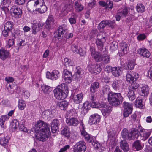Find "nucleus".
<instances>
[{"label":"nucleus","mask_w":152,"mask_h":152,"mask_svg":"<svg viewBox=\"0 0 152 152\" xmlns=\"http://www.w3.org/2000/svg\"><path fill=\"white\" fill-rule=\"evenodd\" d=\"M61 133L62 135L67 138H69L70 137L69 129L67 126H65L64 127L61 131Z\"/></svg>","instance_id":"nucleus-32"},{"label":"nucleus","mask_w":152,"mask_h":152,"mask_svg":"<svg viewBox=\"0 0 152 152\" xmlns=\"http://www.w3.org/2000/svg\"><path fill=\"white\" fill-rule=\"evenodd\" d=\"M46 77L47 78L53 80H56L59 77V72L58 70H53L52 72H47Z\"/></svg>","instance_id":"nucleus-9"},{"label":"nucleus","mask_w":152,"mask_h":152,"mask_svg":"<svg viewBox=\"0 0 152 152\" xmlns=\"http://www.w3.org/2000/svg\"><path fill=\"white\" fill-rule=\"evenodd\" d=\"M77 69V70L73 75V78L75 81H78L80 80L83 74L81 73L82 72V69L80 67L78 66Z\"/></svg>","instance_id":"nucleus-12"},{"label":"nucleus","mask_w":152,"mask_h":152,"mask_svg":"<svg viewBox=\"0 0 152 152\" xmlns=\"http://www.w3.org/2000/svg\"><path fill=\"white\" fill-rule=\"evenodd\" d=\"M118 48L117 43L116 42H112L110 46V49L113 51H115Z\"/></svg>","instance_id":"nucleus-54"},{"label":"nucleus","mask_w":152,"mask_h":152,"mask_svg":"<svg viewBox=\"0 0 152 152\" xmlns=\"http://www.w3.org/2000/svg\"><path fill=\"white\" fill-rule=\"evenodd\" d=\"M86 149L85 142L84 141H79L76 143L73 148L74 152H85Z\"/></svg>","instance_id":"nucleus-5"},{"label":"nucleus","mask_w":152,"mask_h":152,"mask_svg":"<svg viewBox=\"0 0 152 152\" xmlns=\"http://www.w3.org/2000/svg\"><path fill=\"white\" fill-rule=\"evenodd\" d=\"M102 55L99 53H96V61H100L102 60Z\"/></svg>","instance_id":"nucleus-56"},{"label":"nucleus","mask_w":152,"mask_h":152,"mask_svg":"<svg viewBox=\"0 0 152 152\" xmlns=\"http://www.w3.org/2000/svg\"><path fill=\"white\" fill-rule=\"evenodd\" d=\"M75 9L78 10H83L84 8L83 6L77 1H75Z\"/></svg>","instance_id":"nucleus-55"},{"label":"nucleus","mask_w":152,"mask_h":152,"mask_svg":"<svg viewBox=\"0 0 152 152\" xmlns=\"http://www.w3.org/2000/svg\"><path fill=\"white\" fill-rule=\"evenodd\" d=\"M106 20L102 21L98 25V28L99 30H101L103 29L104 27L107 26V23H106Z\"/></svg>","instance_id":"nucleus-52"},{"label":"nucleus","mask_w":152,"mask_h":152,"mask_svg":"<svg viewBox=\"0 0 152 152\" xmlns=\"http://www.w3.org/2000/svg\"><path fill=\"white\" fill-rule=\"evenodd\" d=\"M69 103L66 101L59 102L57 104V106L61 110H63L66 109Z\"/></svg>","instance_id":"nucleus-24"},{"label":"nucleus","mask_w":152,"mask_h":152,"mask_svg":"<svg viewBox=\"0 0 152 152\" xmlns=\"http://www.w3.org/2000/svg\"><path fill=\"white\" fill-rule=\"evenodd\" d=\"M22 95L23 99H26L28 98L30 96V93L28 91H26L23 92Z\"/></svg>","instance_id":"nucleus-53"},{"label":"nucleus","mask_w":152,"mask_h":152,"mask_svg":"<svg viewBox=\"0 0 152 152\" xmlns=\"http://www.w3.org/2000/svg\"><path fill=\"white\" fill-rule=\"evenodd\" d=\"M128 13L127 10H124L122 12L118 13L115 15V17L116 20L119 21L121 19V17L122 16H126Z\"/></svg>","instance_id":"nucleus-30"},{"label":"nucleus","mask_w":152,"mask_h":152,"mask_svg":"<svg viewBox=\"0 0 152 152\" xmlns=\"http://www.w3.org/2000/svg\"><path fill=\"white\" fill-rule=\"evenodd\" d=\"M132 111V109H128V110H124L123 111V116L124 117H127L129 116V115L131 114Z\"/></svg>","instance_id":"nucleus-50"},{"label":"nucleus","mask_w":152,"mask_h":152,"mask_svg":"<svg viewBox=\"0 0 152 152\" xmlns=\"http://www.w3.org/2000/svg\"><path fill=\"white\" fill-rule=\"evenodd\" d=\"M9 56V53L8 51L4 49H0V58L4 60L8 58Z\"/></svg>","instance_id":"nucleus-26"},{"label":"nucleus","mask_w":152,"mask_h":152,"mask_svg":"<svg viewBox=\"0 0 152 152\" xmlns=\"http://www.w3.org/2000/svg\"><path fill=\"white\" fill-rule=\"evenodd\" d=\"M75 112L72 110L68 111L67 112L66 115V118H70L73 116H75Z\"/></svg>","instance_id":"nucleus-47"},{"label":"nucleus","mask_w":152,"mask_h":152,"mask_svg":"<svg viewBox=\"0 0 152 152\" xmlns=\"http://www.w3.org/2000/svg\"><path fill=\"white\" fill-rule=\"evenodd\" d=\"M46 10H29V12L33 14H36L38 12L39 13H45Z\"/></svg>","instance_id":"nucleus-58"},{"label":"nucleus","mask_w":152,"mask_h":152,"mask_svg":"<svg viewBox=\"0 0 152 152\" xmlns=\"http://www.w3.org/2000/svg\"><path fill=\"white\" fill-rule=\"evenodd\" d=\"M66 28V27L65 26H60L59 27L56 33V35H57L58 39H59L60 37H63L64 33L67 31Z\"/></svg>","instance_id":"nucleus-15"},{"label":"nucleus","mask_w":152,"mask_h":152,"mask_svg":"<svg viewBox=\"0 0 152 152\" xmlns=\"http://www.w3.org/2000/svg\"><path fill=\"white\" fill-rule=\"evenodd\" d=\"M64 64L66 67L73 66L74 63L73 61L67 58H65L64 60Z\"/></svg>","instance_id":"nucleus-37"},{"label":"nucleus","mask_w":152,"mask_h":152,"mask_svg":"<svg viewBox=\"0 0 152 152\" xmlns=\"http://www.w3.org/2000/svg\"><path fill=\"white\" fill-rule=\"evenodd\" d=\"M22 14V10H13L12 12H11L12 15L16 18L20 17Z\"/></svg>","instance_id":"nucleus-33"},{"label":"nucleus","mask_w":152,"mask_h":152,"mask_svg":"<svg viewBox=\"0 0 152 152\" xmlns=\"http://www.w3.org/2000/svg\"><path fill=\"white\" fill-rule=\"evenodd\" d=\"M65 84L62 83L53 90L54 96L58 100H62L66 97V94L63 91Z\"/></svg>","instance_id":"nucleus-4"},{"label":"nucleus","mask_w":152,"mask_h":152,"mask_svg":"<svg viewBox=\"0 0 152 152\" xmlns=\"http://www.w3.org/2000/svg\"><path fill=\"white\" fill-rule=\"evenodd\" d=\"M141 95L142 96L147 95L149 93V88L147 86H143L141 88Z\"/></svg>","instance_id":"nucleus-36"},{"label":"nucleus","mask_w":152,"mask_h":152,"mask_svg":"<svg viewBox=\"0 0 152 152\" xmlns=\"http://www.w3.org/2000/svg\"><path fill=\"white\" fill-rule=\"evenodd\" d=\"M137 10H145V6L142 3L137 4L136 6Z\"/></svg>","instance_id":"nucleus-61"},{"label":"nucleus","mask_w":152,"mask_h":152,"mask_svg":"<svg viewBox=\"0 0 152 152\" xmlns=\"http://www.w3.org/2000/svg\"><path fill=\"white\" fill-rule=\"evenodd\" d=\"M142 132L141 135L143 137V139L145 140L148 138L151 132V130L144 129L142 131Z\"/></svg>","instance_id":"nucleus-29"},{"label":"nucleus","mask_w":152,"mask_h":152,"mask_svg":"<svg viewBox=\"0 0 152 152\" xmlns=\"http://www.w3.org/2000/svg\"><path fill=\"white\" fill-rule=\"evenodd\" d=\"M34 3V6L37 5L38 4L39 5L41 6L42 8H38V10H40L41 9H47V7L45 5H43L44 3L43 0H29V1L28 2V4H29V3Z\"/></svg>","instance_id":"nucleus-16"},{"label":"nucleus","mask_w":152,"mask_h":152,"mask_svg":"<svg viewBox=\"0 0 152 152\" xmlns=\"http://www.w3.org/2000/svg\"><path fill=\"white\" fill-rule=\"evenodd\" d=\"M14 39L13 38L9 39L6 45L7 48H11L14 44Z\"/></svg>","instance_id":"nucleus-44"},{"label":"nucleus","mask_w":152,"mask_h":152,"mask_svg":"<svg viewBox=\"0 0 152 152\" xmlns=\"http://www.w3.org/2000/svg\"><path fill=\"white\" fill-rule=\"evenodd\" d=\"M7 0H2L1 4L0 6V8L2 10H9V8L7 7L8 4H7Z\"/></svg>","instance_id":"nucleus-45"},{"label":"nucleus","mask_w":152,"mask_h":152,"mask_svg":"<svg viewBox=\"0 0 152 152\" xmlns=\"http://www.w3.org/2000/svg\"><path fill=\"white\" fill-rule=\"evenodd\" d=\"M13 26V22L9 21L7 22L5 24L4 28L8 29V31H10L12 29Z\"/></svg>","instance_id":"nucleus-42"},{"label":"nucleus","mask_w":152,"mask_h":152,"mask_svg":"<svg viewBox=\"0 0 152 152\" xmlns=\"http://www.w3.org/2000/svg\"><path fill=\"white\" fill-rule=\"evenodd\" d=\"M10 139L9 137H2L0 139V144L2 146H5L7 143Z\"/></svg>","instance_id":"nucleus-35"},{"label":"nucleus","mask_w":152,"mask_h":152,"mask_svg":"<svg viewBox=\"0 0 152 152\" xmlns=\"http://www.w3.org/2000/svg\"><path fill=\"white\" fill-rule=\"evenodd\" d=\"M83 94L82 93L74 95L73 97L74 102L76 104L81 103L83 100Z\"/></svg>","instance_id":"nucleus-27"},{"label":"nucleus","mask_w":152,"mask_h":152,"mask_svg":"<svg viewBox=\"0 0 152 152\" xmlns=\"http://www.w3.org/2000/svg\"><path fill=\"white\" fill-rule=\"evenodd\" d=\"M133 146L136 150H140L142 148V147L141 145V143L139 140H137L134 142L133 145Z\"/></svg>","instance_id":"nucleus-34"},{"label":"nucleus","mask_w":152,"mask_h":152,"mask_svg":"<svg viewBox=\"0 0 152 152\" xmlns=\"http://www.w3.org/2000/svg\"><path fill=\"white\" fill-rule=\"evenodd\" d=\"M106 23H107V26L108 25L109 27L113 28L114 27V25L115 23V20L113 21L106 20Z\"/></svg>","instance_id":"nucleus-57"},{"label":"nucleus","mask_w":152,"mask_h":152,"mask_svg":"<svg viewBox=\"0 0 152 152\" xmlns=\"http://www.w3.org/2000/svg\"><path fill=\"white\" fill-rule=\"evenodd\" d=\"M120 147L124 152H127L129 149V144L125 140L121 141Z\"/></svg>","instance_id":"nucleus-18"},{"label":"nucleus","mask_w":152,"mask_h":152,"mask_svg":"<svg viewBox=\"0 0 152 152\" xmlns=\"http://www.w3.org/2000/svg\"><path fill=\"white\" fill-rule=\"evenodd\" d=\"M80 131L81 135L86 140L90 142H91L92 140L90 138V136L89 134L86 132L83 124L82 125Z\"/></svg>","instance_id":"nucleus-13"},{"label":"nucleus","mask_w":152,"mask_h":152,"mask_svg":"<svg viewBox=\"0 0 152 152\" xmlns=\"http://www.w3.org/2000/svg\"><path fill=\"white\" fill-rule=\"evenodd\" d=\"M88 123L91 125L95 124V114L92 115L90 116L89 119Z\"/></svg>","instance_id":"nucleus-46"},{"label":"nucleus","mask_w":152,"mask_h":152,"mask_svg":"<svg viewBox=\"0 0 152 152\" xmlns=\"http://www.w3.org/2000/svg\"><path fill=\"white\" fill-rule=\"evenodd\" d=\"M135 64V63L133 61L131 60L129 61L127 65L128 69H132L134 67Z\"/></svg>","instance_id":"nucleus-51"},{"label":"nucleus","mask_w":152,"mask_h":152,"mask_svg":"<svg viewBox=\"0 0 152 152\" xmlns=\"http://www.w3.org/2000/svg\"><path fill=\"white\" fill-rule=\"evenodd\" d=\"M34 131L37 139L44 142L46 140L50 134V125L42 120H39L35 124Z\"/></svg>","instance_id":"nucleus-1"},{"label":"nucleus","mask_w":152,"mask_h":152,"mask_svg":"<svg viewBox=\"0 0 152 152\" xmlns=\"http://www.w3.org/2000/svg\"><path fill=\"white\" fill-rule=\"evenodd\" d=\"M127 49L128 45L125 42L121 44L120 53L123 54H126L127 52Z\"/></svg>","instance_id":"nucleus-31"},{"label":"nucleus","mask_w":152,"mask_h":152,"mask_svg":"<svg viewBox=\"0 0 152 152\" xmlns=\"http://www.w3.org/2000/svg\"><path fill=\"white\" fill-rule=\"evenodd\" d=\"M135 104L137 108L143 109L144 107V104L142 99L140 98H137L135 102Z\"/></svg>","instance_id":"nucleus-28"},{"label":"nucleus","mask_w":152,"mask_h":152,"mask_svg":"<svg viewBox=\"0 0 152 152\" xmlns=\"http://www.w3.org/2000/svg\"><path fill=\"white\" fill-rule=\"evenodd\" d=\"M64 79L66 83H71L73 78L72 73L71 72L64 69L63 71Z\"/></svg>","instance_id":"nucleus-7"},{"label":"nucleus","mask_w":152,"mask_h":152,"mask_svg":"<svg viewBox=\"0 0 152 152\" xmlns=\"http://www.w3.org/2000/svg\"><path fill=\"white\" fill-rule=\"evenodd\" d=\"M66 121L68 126H77L80 123L79 120L77 118L74 117L66 118Z\"/></svg>","instance_id":"nucleus-10"},{"label":"nucleus","mask_w":152,"mask_h":152,"mask_svg":"<svg viewBox=\"0 0 152 152\" xmlns=\"http://www.w3.org/2000/svg\"><path fill=\"white\" fill-rule=\"evenodd\" d=\"M122 68L121 67H113L111 68V72L113 75L118 77L122 73Z\"/></svg>","instance_id":"nucleus-17"},{"label":"nucleus","mask_w":152,"mask_h":152,"mask_svg":"<svg viewBox=\"0 0 152 152\" xmlns=\"http://www.w3.org/2000/svg\"><path fill=\"white\" fill-rule=\"evenodd\" d=\"M110 57L109 56L105 54L102 55V60L104 64H107L109 63L110 61Z\"/></svg>","instance_id":"nucleus-38"},{"label":"nucleus","mask_w":152,"mask_h":152,"mask_svg":"<svg viewBox=\"0 0 152 152\" xmlns=\"http://www.w3.org/2000/svg\"><path fill=\"white\" fill-rule=\"evenodd\" d=\"M18 128L19 129L22 131L26 132L27 131V128L25 127L23 124L22 123L19 125Z\"/></svg>","instance_id":"nucleus-62"},{"label":"nucleus","mask_w":152,"mask_h":152,"mask_svg":"<svg viewBox=\"0 0 152 152\" xmlns=\"http://www.w3.org/2000/svg\"><path fill=\"white\" fill-rule=\"evenodd\" d=\"M101 112L103 115L105 117L108 116L112 110V107L109 105L103 104L102 106Z\"/></svg>","instance_id":"nucleus-6"},{"label":"nucleus","mask_w":152,"mask_h":152,"mask_svg":"<svg viewBox=\"0 0 152 152\" xmlns=\"http://www.w3.org/2000/svg\"><path fill=\"white\" fill-rule=\"evenodd\" d=\"M108 99L111 104L116 106L122 103L123 97L120 93L110 92L108 94Z\"/></svg>","instance_id":"nucleus-3"},{"label":"nucleus","mask_w":152,"mask_h":152,"mask_svg":"<svg viewBox=\"0 0 152 152\" xmlns=\"http://www.w3.org/2000/svg\"><path fill=\"white\" fill-rule=\"evenodd\" d=\"M90 96L89 101H86L83 104L82 108L81 113L83 115H85L91 107L95 108V82L93 83L90 88Z\"/></svg>","instance_id":"nucleus-2"},{"label":"nucleus","mask_w":152,"mask_h":152,"mask_svg":"<svg viewBox=\"0 0 152 152\" xmlns=\"http://www.w3.org/2000/svg\"><path fill=\"white\" fill-rule=\"evenodd\" d=\"M77 48V46L74 44L72 45L71 50L74 53H77V52H78Z\"/></svg>","instance_id":"nucleus-60"},{"label":"nucleus","mask_w":152,"mask_h":152,"mask_svg":"<svg viewBox=\"0 0 152 152\" xmlns=\"http://www.w3.org/2000/svg\"><path fill=\"white\" fill-rule=\"evenodd\" d=\"M60 124L59 121L57 119H54L51 124V127L52 133H56L58 130Z\"/></svg>","instance_id":"nucleus-14"},{"label":"nucleus","mask_w":152,"mask_h":152,"mask_svg":"<svg viewBox=\"0 0 152 152\" xmlns=\"http://www.w3.org/2000/svg\"><path fill=\"white\" fill-rule=\"evenodd\" d=\"M96 149H99L100 151L99 152H101L103 151L104 148L102 146V144L99 143L98 141H96Z\"/></svg>","instance_id":"nucleus-49"},{"label":"nucleus","mask_w":152,"mask_h":152,"mask_svg":"<svg viewBox=\"0 0 152 152\" xmlns=\"http://www.w3.org/2000/svg\"><path fill=\"white\" fill-rule=\"evenodd\" d=\"M90 50L91 52V56L94 59H95V49L94 48L93 46L91 47Z\"/></svg>","instance_id":"nucleus-63"},{"label":"nucleus","mask_w":152,"mask_h":152,"mask_svg":"<svg viewBox=\"0 0 152 152\" xmlns=\"http://www.w3.org/2000/svg\"><path fill=\"white\" fill-rule=\"evenodd\" d=\"M97 40L96 41L97 47L99 50L102 51L103 49V42L105 41V38L104 37H103L102 34H99L97 35Z\"/></svg>","instance_id":"nucleus-8"},{"label":"nucleus","mask_w":152,"mask_h":152,"mask_svg":"<svg viewBox=\"0 0 152 152\" xmlns=\"http://www.w3.org/2000/svg\"><path fill=\"white\" fill-rule=\"evenodd\" d=\"M123 107L124 108V110H128L129 109H132V104L125 102H123Z\"/></svg>","instance_id":"nucleus-41"},{"label":"nucleus","mask_w":152,"mask_h":152,"mask_svg":"<svg viewBox=\"0 0 152 152\" xmlns=\"http://www.w3.org/2000/svg\"><path fill=\"white\" fill-rule=\"evenodd\" d=\"M51 112V111L50 110H46L42 113V115L44 116H48L50 115Z\"/></svg>","instance_id":"nucleus-64"},{"label":"nucleus","mask_w":152,"mask_h":152,"mask_svg":"<svg viewBox=\"0 0 152 152\" xmlns=\"http://www.w3.org/2000/svg\"><path fill=\"white\" fill-rule=\"evenodd\" d=\"M42 90L45 93H48L50 91L51 88L48 86L43 85L41 86Z\"/></svg>","instance_id":"nucleus-43"},{"label":"nucleus","mask_w":152,"mask_h":152,"mask_svg":"<svg viewBox=\"0 0 152 152\" xmlns=\"http://www.w3.org/2000/svg\"><path fill=\"white\" fill-rule=\"evenodd\" d=\"M121 135L123 138L125 139L131 140V137H130V132L126 129H124L121 132Z\"/></svg>","instance_id":"nucleus-25"},{"label":"nucleus","mask_w":152,"mask_h":152,"mask_svg":"<svg viewBox=\"0 0 152 152\" xmlns=\"http://www.w3.org/2000/svg\"><path fill=\"white\" fill-rule=\"evenodd\" d=\"M43 25V24L42 23H40L39 22H38L37 24L33 25L32 26V34H35L40 29H42Z\"/></svg>","instance_id":"nucleus-20"},{"label":"nucleus","mask_w":152,"mask_h":152,"mask_svg":"<svg viewBox=\"0 0 152 152\" xmlns=\"http://www.w3.org/2000/svg\"><path fill=\"white\" fill-rule=\"evenodd\" d=\"M19 126V123L17 120H14L10 124L11 127L14 129V131L18 129Z\"/></svg>","instance_id":"nucleus-40"},{"label":"nucleus","mask_w":152,"mask_h":152,"mask_svg":"<svg viewBox=\"0 0 152 152\" xmlns=\"http://www.w3.org/2000/svg\"><path fill=\"white\" fill-rule=\"evenodd\" d=\"M5 80L8 83L7 84V86L9 83H12L14 81V79L12 77H7L5 78Z\"/></svg>","instance_id":"nucleus-59"},{"label":"nucleus","mask_w":152,"mask_h":152,"mask_svg":"<svg viewBox=\"0 0 152 152\" xmlns=\"http://www.w3.org/2000/svg\"><path fill=\"white\" fill-rule=\"evenodd\" d=\"M136 75H137V73L133 71L128 72L126 75L127 81L130 83H133L134 79L135 80L137 78V77L136 76Z\"/></svg>","instance_id":"nucleus-11"},{"label":"nucleus","mask_w":152,"mask_h":152,"mask_svg":"<svg viewBox=\"0 0 152 152\" xmlns=\"http://www.w3.org/2000/svg\"><path fill=\"white\" fill-rule=\"evenodd\" d=\"M137 52L140 55L147 58H148L150 55L148 50L145 48H140L138 50Z\"/></svg>","instance_id":"nucleus-21"},{"label":"nucleus","mask_w":152,"mask_h":152,"mask_svg":"<svg viewBox=\"0 0 152 152\" xmlns=\"http://www.w3.org/2000/svg\"><path fill=\"white\" fill-rule=\"evenodd\" d=\"M140 133L137 129L134 128L131 129L130 131V135L131 140L137 139L139 136Z\"/></svg>","instance_id":"nucleus-19"},{"label":"nucleus","mask_w":152,"mask_h":152,"mask_svg":"<svg viewBox=\"0 0 152 152\" xmlns=\"http://www.w3.org/2000/svg\"><path fill=\"white\" fill-rule=\"evenodd\" d=\"M139 86V84L138 83H133L129 86V88L130 89V90H132L134 91H135L136 89H137Z\"/></svg>","instance_id":"nucleus-48"},{"label":"nucleus","mask_w":152,"mask_h":152,"mask_svg":"<svg viewBox=\"0 0 152 152\" xmlns=\"http://www.w3.org/2000/svg\"><path fill=\"white\" fill-rule=\"evenodd\" d=\"M26 106V104L24 101L22 99H19L18 101V107L19 109L22 110Z\"/></svg>","instance_id":"nucleus-39"},{"label":"nucleus","mask_w":152,"mask_h":152,"mask_svg":"<svg viewBox=\"0 0 152 152\" xmlns=\"http://www.w3.org/2000/svg\"><path fill=\"white\" fill-rule=\"evenodd\" d=\"M121 81L115 80L112 84L113 88L116 91H118L121 88Z\"/></svg>","instance_id":"nucleus-23"},{"label":"nucleus","mask_w":152,"mask_h":152,"mask_svg":"<svg viewBox=\"0 0 152 152\" xmlns=\"http://www.w3.org/2000/svg\"><path fill=\"white\" fill-rule=\"evenodd\" d=\"M99 4L105 7L106 8H109L111 9L113 6V2L109 0L107 1L106 3L103 1H99Z\"/></svg>","instance_id":"nucleus-22"}]
</instances>
